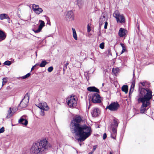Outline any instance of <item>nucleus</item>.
<instances>
[{
    "mask_svg": "<svg viewBox=\"0 0 154 154\" xmlns=\"http://www.w3.org/2000/svg\"><path fill=\"white\" fill-rule=\"evenodd\" d=\"M0 19L2 20L4 19L9 20L10 18L7 14H0Z\"/></svg>",
    "mask_w": 154,
    "mask_h": 154,
    "instance_id": "20",
    "label": "nucleus"
},
{
    "mask_svg": "<svg viewBox=\"0 0 154 154\" xmlns=\"http://www.w3.org/2000/svg\"><path fill=\"white\" fill-rule=\"evenodd\" d=\"M97 145H95V146H93V150H92V151H93V152H94V151L95 150V149H96V148H97Z\"/></svg>",
    "mask_w": 154,
    "mask_h": 154,
    "instance_id": "41",
    "label": "nucleus"
},
{
    "mask_svg": "<svg viewBox=\"0 0 154 154\" xmlns=\"http://www.w3.org/2000/svg\"><path fill=\"white\" fill-rule=\"evenodd\" d=\"M134 75H135V74H134V73H133V76H134Z\"/></svg>",
    "mask_w": 154,
    "mask_h": 154,
    "instance_id": "47",
    "label": "nucleus"
},
{
    "mask_svg": "<svg viewBox=\"0 0 154 154\" xmlns=\"http://www.w3.org/2000/svg\"><path fill=\"white\" fill-rule=\"evenodd\" d=\"M109 154H112V152H110Z\"/></svg>",
    "mask_w": 154,
    "mask_h": 154,
    "instance_id": "46",
    "label": "nucleus"
},
{
    "mask_svg": "<svg viewBox=\"0 0 154 154\" xmlns=\"http://www.w3.org/2000/svg\"><path fill=\"white\" fill-rule=\"evenodd\" d=\"M93 153V151H91V152H89L88 154H92Z\"/></svg>",
    "mask_w": 154,
    "mask_h": 154,
    "instance_id": "45",
    "label": "nucleus"
},
{
    "mask_svg": "<svg viewBox=\"0 0 154 154\" xmlns=\"http://www.w3.org/2000/svg\"><path fill=\"white\" fill-rule=\"evenodd\" d=\"M119 69L118 68H113L112 69V72L114 74L116 75L117 73L118 72Z\"/></svg>",
    "mask_w": 154,
    "mask_h": 154,
    "instance_id": "29",
    "label": "nucleus"
},
{
    "mask_svg": "<svg viewBox=\"0 0 154 154\" xmlns=\"http://www.w3.org/2000/svg\"><path fill=\"white\" fill-rule=\"evenodd\" d=\"M72 35L73 37L75 40H77L78 38L75 29L73 28H72Z\"/></svg>",
    "mask_w": 154,
    "mask_h": 154,
    "instance_id": "25",
    "label": "nucleus"
},
{
    "mask_svg": "<svg viewBox=\"0 0 154 154\" xmlns=\"http://www.w3.org/2000/svg\"><path fill=\"white\" fill-rule=\"evenodd\" d=\"M87 29L88 32H89L91 30V27L90 26L89 24H88L87 26Z\"/></svg>",
    "mask_w": 154,
    "mask_h": 154,
    "instance_id": "35",
    "label": "nucleus"
},
{
    "mask_svg": "<svg viewBox=\"0 0 154 154\" xmlns=\"http://www.w3.org/2000/svg\"><path fill=\"white\" fill-rule=\"evenodd\" d=\"M66 101L70 107L74 108L76 106V101L74 96H71L68 97L66 99Z\"/></svg>",
    "mask_w": 154,
    "mask_h": 154,
    "instance_id": "5",
    "label": "nucleus"
},
{
    "mask_svg": "<svg viewBox=\"0 0 154 154\" xmlns=\"http://www.w3.org/2000/svg\"><path fill=\"white\" fill-rule=\"evenodd\" d=\"M120 45L122 47V48H123V47H125L124 44L122 43H120Z\"/></svg>",
    "mask_w": 154,
    "mask_h": 154,
    "instance_id": "43",
    "label": "nucleus"
},
{
    "mask_svg": "<svg viewBox=\"0 0 154 154\" xmlns=\"http://www.w3.org/2000/svg\"><path fill=\"white\" fill-rule=\"evenodd\" d=\"M32 8L34 13L38 15L42 13L43 11L42 8L39 7V5L35 4L32 5Z\"/></svg>",
    "mask_w": 154,
    "mask_h": 154,
    "instance_id": "9",
    "label": "nucleus"
},
{
    "mask_svg": "<svg viewBox=\"0 0 154 154\" xmlns=\"http://www.w3.org/2000/svg\"><path fill=\"white\" fill-rule=\"evenodd\" d=\"M38 107L41 109L46 111L48 110L49 109V108L45 102L41 103Z\"/></svg>",
    "mask_w": 154,
    "mask_h": 154,
    "instance_id": "16",
    "label": "nucleus"
},
{
    "mask_svg": "<svg viewBox=\"0 0 154 154\" xmlns=\"http://www.w3.org/2000/svg\"><path fill=\"white\" fill-rule=\"evenodd\" d=\"M100 112L99 109L97 108L94 109L91 113L92 116L97 117L100 114Z\"/></svg>",
    "mask_w": 154,
    "mask_h": 154,
    "instance_id": "17",
    "label": "nucleus"
},
{
    "mask_svg": "<svg viewBox=\"0 0 154 154\" xmlns=\"http://www.w3.org/2000/svg\"><path fill=\"white\" fill-rule=\"evenodd\" d=\"M31 75V73L29 72L26 74V75L22 76L20 78H22L23 79H24L28 78Z\"/></svg>",
    "mask_w": 154,
    "mask_h": 154,
    "instance_id": "28",
    "label": "nucleus"
},
{
    "mask_svg": "<svg viewBox=\"0 0 154 154\" xmlns=\"http://www.w3.org/2000/svg\"><path fill=\"white\" fill-rule=\"evenodd\" d=\"M122 91L125 94L127 93L128 90V87L127 85H123L122 88Z\"/></svg>",
    "mask_w": 154,
    "mask_h": 154,
    "instance_id": "23",
    "label": "nucleus"
},
{
    "mask_svg": "<svg viewBox=\"0 0 154 154\" xmlns=\"http://www.w3.org/2000/svg\"><path fill=\"white\" fill-rule=\"evenodd\" d=\"M5 131L4 128V127H2L0 129V133H3Z\"/></svg>",
    "mask_w": 154,
    "mask_h": 154,
    "instance_id": "34",
    "label": "nucleus"
},
{
    "mask_svg": "<svg viewBox=\"0 0 154 154\" xmlns=\"http://www.w3.org/2000/svg\"><path fill=\"white\" fill-rule=\"evenodd\" d=\"M92 102L94 103H100L101 102L100 95L97 93H94L92 95L91 98Z\"/></svg>",
    "mask_w": 154,
    "mask_h": 154,
    "instance_id": "8",
    "label": "nucleus"
},
{
    "mask_svg": "<svg viewBox=\"0 0 154 154\" xmlns=\"http://www.w3.org/2000/svg\"><path fill=\"white\" fill-rule=\"evenodd\" d=\"M82 121L81 117L76 116L71 121L70 128L72 132L75 134L77 137H79L77 140L81 142L84 141L91 134V129L90 127L85 124L81 125Z\"/></svg>",
    "mask_w": 154,
    "mask_h": 154,
    "instance_id": "1",
    "label": "nucleus"
},
{
    "mask_svg": "<svg viewBox=\"0 0 154 154\" xmlns=\"http://www.w3.org/2000/svg\"><path fill=\"white\" fill-rule=\"evenodd\" d=\"M48 63V62H46L45 60H44L39 65L40 67H44Z\"/></svg>",
    "mask_w": 154,
    "mask_h": 154,
    "instance_id": "27",
    "label": "nucleus"
},
{
    "mask_svg": "<svg viewBox=\"0 0 154 154\" xmlns=\"http://www.w3.org/2000/svg\"><path fill=\"white\" fill-rule=\"evenodd\" d=\"M44 110H42L40 112V114L42 116H43L45 115Z\"/></svg>",
    "mask_w": 154,
    "mask_h": 154,
    "instance_id": "36",
    "label": "nucleus"
},
{
    "mask_svg": "<svg viewBox=\"0 0 154 154\" xmlns=\"http://www.w3.org/2000/svg\"><path fill=\"white\" fill-rule=\"evenodd\" d=\"M16 111V109L14 110L13 109H11V107H10L8 111V113L6 118L8 119L10 118L13 115V113H14Z\"/></svg>",
    "mask_w": 154,
    "mask_h": 154,
    "instance_id": "15",
    "label": "nucleus"
},
{
    "mask_svg": "<svg viewBox=\"0 0 154 154\" xmlns=\"http://www.w3.org/2000/svg\"><path fill=\"white\" fill-rule=\"evenodd\" d=\"M39 65V64H35L34 66H33L32 67V68L31 70V71L33 70L34 69V68L36 66H38Z\"/></svg>",
    "mask_w": 154,
    "mask_h": 154,
    "instance_id": "38",
    "label": "nucleus"
},
{
    "mask_svg": "<svg viewBox=\"0 0 154 154\" xmlns=\"http://www.w3.org/2000/svg\"><path fill=\"white\" fill-rule=\"evenodd\" d=\"M77 4L79 8H81L84 4L83 0H77Z\"/></svg>",
    "mask_w": 154,
    "mask_h": 154,
    "instance_id": "24",
    "label": "nucleus"
},
{
    "mask_svg": "<svg viewBox=\"0 0 154 154\" xmlns=\"http://www.w3.org/2000/svg\"><path fill=\"white\" fill-rule=\"evenodd\" d=\"M11 63L10 61L7 60L6 61H5L4 63V64L8 66H9L11 64Z\"/></svg>",
    "mask_w": 154,
    "mask_h": 154,
    "instance_id": "31",
    "label": "nucleus"
},
{
    "mask_svg": "<svg viewBox=\"0 0 154 154\" xmlns=\"http://www.w3.org/2000/svg\"><path fill=\"white\" fill-rule=\"evenodd\" d=\"M87 90L89 91L95 92L97 93H99V90L95 87H88L87 88Z\"/></svg>",
    "mask_w": 154,
    "mask_h": 154,
    "instance_id": "18",
    "label": "nucleus"
},
{
    "mask_svg": "<svg viewBox=\"0 0 154 154\" xmlns=\"http://www.w3.org/2000/svg\"><path fill=\"white\" fill-rule=\"evenodd\" d=\"M53 69V68L52 66L49 67L48 69V71L49 72H51Z\"/></svg>",
    "mask_w": 154,
    "mask_h": 154,
    "instance_id": "33",
    "label": "nucleus"
},
{
    "mask_svg": "<svg viewBox=\"0 0 154 154\" xmlns=\"http://www.w3.org/2000/svg\"><path fill=\"white\" fill-rule=\"evenodd\" d=\"M66 18L68 21H72L74 20V14L72 11H67L66 15Z\"/></svg>",
    "mask_w": 154,
    "mask_h": 154,
    "instance_id": "10",
    "label": "nucleus"
},
{
    "mask_svg": "<svg viewBox=\"0 0 154 154\" xmlns=\"http://www.w3.org/2000/svg\"><path fill=\"white\" fill-rule=\"evenodd\" d=\"M26 118V115L22 116L20 118V124H21L25 126H26L28 124V121Z\"/></svg>",
    "mask_w": 154,
    "mask_h": 154,
    "instance_id": "11",
    "label": "nucleus"
},
{
    "mask_svg": "<svg viewBox=\"0 0 154 154\" xmlns=\"http://www.w3.org/2000/svg\"><path fill=\"white\" fill-rule=\"evenodd\" d=\"M100 48L102 49H103L104 47V43L102 42L100 44Z\"/></svg>",
    "mask_w": 154,
    "mask_h": 154,
    "instance_id": "32",
    "label": "nucleus"
},
{
    "mask_svg": "<svg viewBox=\"0 0 154 154\" xmlns=\"http://www.w3.org/2000/svg\"><path fill=\"white\" fill-rule=\"evenodd\" d=\"M7 78L6 77L3 78L2 79L3 81L2 82V86H3L5 85V84L7 82Z\"/></svg>",
    "mask_w": 154,
    "mask_h": 154,
    "instance_id": "30",
    "label": "nucleus"
},
{
    "mask_svg": "<svg viewBox=\"0 0 154 154\" xmlns=\"http://www.w3.org/2000/svg\"><path fill=\"white\" fill-rule=\"evenodd\" d=\"M112 132L111 133V137L113 139H115L116 135V129H115L114 128H112Z\"/></svg>",
    "mask_w": 154,
    "mask_h": 154,
    "instance_id": "19",
    "label": "nucleus"
},
{
    "mask_svg": "<svg viewBox=\"0 0 154 154\" xmlns=\"http://www.w3.org/2000/svg\"><path fill=\"white\" fill-rule=\"evenodd\" d=\"M113 16L116 20L117 23H123L125 22V19L123 14H121L118 10L115 11L113 14Z\"/></svg>",
    "mask_w": 154,
    "mask_h": 154,
    "instance_id": "4",
    "label": "nucleus"
},
{
    "mask_svg": "<svg viewBox=\"0 0 154 154\" xmlns=\"http://www.w3.org/2000/svg\"><path fill=\"white\" fill-rule=\"evenodd\" d=\"M68 64L69 63H67L65 64V66L66 67V68L67 66L68 65Z\"/></svg>",
    "mask_w": 154,
    "mask_h": 154,
    "instance_id": "44",
    "label": "nucleus"
},
{
    "mask_svg": "<svg viewBox=\"0 0 154 154\" xmlns=\"http://www.w3.org/2000/svg\"><path fill=\"white\" fill-rule=\"evenodd\" d=\"M6 37V35L4 32L0 30V41L4 40Z\"/></svg>",
    "mask_w": 154,
    "mask_h": 154,
    "instance_id": "22",
    "label": "nucleus"
},
{
    "mask_svg": "<svg viewBox=\"0 0 154 154\" xmlns=\"http://www.w3.org/2000/svg\"><path fill=\"white\" fill-rule=\"evenodd\" d=\"M119 107V105L117 102H114L107 106L106 109H108L111 111H117Z\"/></svg>",
    "mask_w": 154,
    "mask_h": 154,
    "instance_id": "7",
    "label": "nucleus"
},
{
    "mask_svg": "<svg viewBox=\"0 0 154 154\" xmlns=\"http://www.w3.org/2000/svg\"><path fill=\"white\" fill-rule=\"evenodd\" d=\"M135 86V83H134L133 82L131 86V87L129 91V96H130V94H132L133 91V90Z\"/></svg>",
    "mask_w": 154,
    "mask_h": 154,
    "instance_id": "26",
    "label": "nucleus"
},
{
    "mask_svg": "<svg viewBox=\"0 0 154 154\" xmlns=\"http://www.w3.org/2000/svg\"><path fill=\"white\" fill-rule=\"evenodd\" d=\"M125 50H126V48H125V47H123V48H122V50L121 52V54H122L125 51Z\"/></svg>",
    "mask_w": 154,
    "mask_h": 154,
    "instance_id": "39",
    "label": "nucleus"
},
{
    "mask_svg": "<svg viewBox=\"0 0 154 154\" xmlns=\"http://www.w3.org/2000/svg\"><path fill=\"white\" fill-rule=\"evenodd\" d=\"M105 25L104 26V28L105 29H106L107 28V26L108 25V23L107 21H106L105 22Z\"/></svg>",
    "mask_w": 154,
    "mask_h": 154,
    "instance_id": "37",
    "label": "nucleus"
},
{
    "mask_svg": "<svg viewBox=\"0 0 154 154\" xmlns=\"http://www.w3.org/2000/svg\"><path fill=\"white\" fill-rule=\"evenodd\" d=\"M139 94L137 96L138 103H142V104L140 109V112L144 113L146 110V108L149 106L150 104V100L152 99V91L149 89L142 88L139 86Z\"/></svg>",
    "mask_w": 154,
    "mask_h": 154,
    "instance_id": "2",
    "label": "nucleus"
},
{
    "mask_svg": "<svg viewBox=\"0 0 154 154\" xmlns=\"http://www.w3.org/2000/svg\"><path fill=\"white\" fill-rule=\"evenodd\" d=\"M51 147L46 139L33 144L30 151L32 154H43Z\"/></svg>",
    "mask_w": 154,
    "mask_h": 154,
    "instance_id": "3",
    "label": "nucleus"
},
{
    "mask_svg": "<svg viewBox=\"0 0 154 154\" xmlns=\"http://www.w3.org/2000/svg\"><path fill=\"white\" fill-rule=\"evenodd\" d=\"M107 135L106 133H104L103 135V139L105 140L106 137Z\"/></svg>",
    "mask_w": 154,
    "mask_h": 154,
    "instance_id": "40",
    "label": "nucleus"
},
{
    "mask_svg": "<svg viewBox=\"0 0 154 154\" xmlns=\"http://www.w3.org/2000/svg\"><path fill=\"white\" fill-rule=\"evenodd\" d=\"M102 16L100 18L99 23L100 25H102L104 21L105 20V16L104 15V14L103 13L102 14Z\"/></svg>",
    "mask_w": 154,
    "mask_h": 154,
    "instance_id": "21",
    "label": "nucleus"
},
{
    "mask_svg": "<svg viewBox=\"0 0 154 154\" xmlns=\"http://www.w3.org/2000/svg\"><path fill=\"white\" fill-rule=\"evenodd\" d=\"M140 84H141L143 86H145V82H140Z\"/></svg>",
    "mask_w": 154,
    "mask_h": 154,
    "instance_id": "42",
    "label": "nucleus"
},
{
    "mask_svg": "<svg viewBox=\"0 0 154 154\" xmlns=\"http://www.w3.org/2000/svg\"><path fill=\"white\" fill-rule=\"evenodd\" d=\"M29 101V97L28 93H26L23 99L20 102V107L22 108L26 107L27 106Z\"/></svg>",
    "mask_w": 154,
    "mask_h": 154,
    "instance_id": "6",
    "label": "nucleus"
},
{
    "mask_svg": "<svg viewBox=\"0 0 154 154\" xmlns=\"http://www.w3.org/2000/svg\"><path fill=\"white\" fill-rule=\"evenodd\" d=\"M39 22H40V24L39 26L38 29L36 30H34L33 31L35 33H38L40 32L43 27L45 26V23L44 21L40 20Z\"/></svg>",
    "mask_w": 154,
    "mask_h": 154,
    "instance_id": "12",
    "label": "nucleus"
},
{
    "mask_svg": "<svg viewBox=\"0 0 154 154\" xmlns=\"http://www.w3.org/2000/svg\"><path fill=\"white\" fill-rule=\"evenodd\" d=\"M127 32L125 29L121 28L119 30V35L120 37H123L125 35Z\"/></svg>",
    "mask_w": 154,
    "mask_h": 154,
    "instance_id": "13",
    "label": "nucleus"
},
{
    "mask_svg": "<svg viewBox=\"0 0 154 154\" xmlns=\"http://www.w3.org/2000/svg\"><path fill=\"white\" fill-rule=\"evenodd\" d=\"M119 123L118 120L115 118H114L113 120V122L112 124L111 125V128H114L115 129H117Z\"/></svg>",
    "mask_w": 154,
    "mask_h": 154,
    "instance_id": "14",
    "label": "nucleus"
},
{
    "mask_svg": "<svg viewBox=\"0 0 154 154\" xmlns=\"http://www.w3.org/2000/svg\"><path fill=\"white\" fill-rule=\"evenodd\" d=\"M18 122L19 123V119L18 120Z\"/></svg>",
    "mask_w": 154,
    "mask_h": 154,
    "instance_id": "48",
    "label": "nucleus"
}]
</instances>
